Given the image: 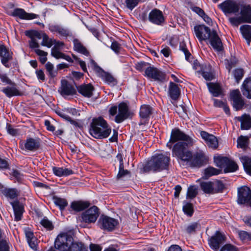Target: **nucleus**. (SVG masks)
<instances>
[{"label":"nucleus","mask_w":251,"mask_h":251,"mask_svg":"<svg viewBox=\"0 0 251 251\" xmlns=\"http://www.w3.org/2000/svg\"><path fill=\"white\" fill-rule=\"evenodd\" d=\"M201 135L209 148L214 149L217 148L218 147V141L215 136L210 134L204 131L201 132Z\"/></svg>","instance_id":"21"},{"label":"nucleus","mask_w":251,"mask_h":251,"mask_svg":"<svg viewBox=\"0 0 251 251\" xmlns=\"http://www.w3.org/2000/svg\"><path fill=\"white\" fill-rule=\"evenodd\" d=\"M237 201L240 204L247 203L251 205V190L244 186L238 189Z\"/></svg>","instance_id":"9"},{"label":"nucleus","mask_w":251,"mask_h":251,"mask_svg":"<svg viewBox=\"0 0 251 251\" xmlns=\"http://www.w3.org/2000/svg\"><path fill=\"white\" fill-rule=\"evenodd\" d=\"M11 15L25 20H31L39 17L38 15L26 13L23 9L18 8L14 9Z\"/></svg>","instance_id":"22"},{"label":"nucleus","mask_w":251,"mask_h":251,"mask_svg":"<svg viewBox=\"0 0 251 251\" xmlns=\"http://www.w3.org/2000/svg\"><path fill=\"white\" fill-rule=\"evenodd\" d=\"M207 85L210 92L214 97H217L223 95L222 89L219 84L210 82L207 83Z\"/></svg>","instance_id":"29"},{"label":"nucleus","mask_w":251,"mask_h":251,"mask_svg":"<svg viewBox=\"0 0 251 251\" xmlns=\"http://www.w3.org/2000/svg\"><path fill=\"white\" fill-rule=\"evenodd\" d=\"M49 29L51 32H56L62 37H67L72 36L70 30L59 25L50 24Z\"/></svg>","instance_id":"20"},{"label":"nucleus","mask_w":251,"mask_h":251,"mask_svg":"<svg viewBox=\"0 0 251 251\" xmlns=\"http://www.w3.org/2000/svg\"><path fill=\"white\" fill-rule=\"evenodd\" d=\"M184 212L189 216H191L194 212L193 205L191 203L187 202L183 206Z\"/></svg>","instance_id":"55"},{"label":"nucleus","mask_w":251,"mask_h":251,"mask_svg":"<svg viewBox=\"0 0 251 251\" xmlns=\"http://www.w3.org/2000/svg\"><path fill=\"white\" fill-rule=\"evenodd\" d=\"M238 235L242 241H245L251 240V233L242 230L238 232Z\"/></svg>","instance_id":"56"},{"label":"nucleus","mask_w":251,"mask_h":251,"mask_svg":"<svg viewBox=\"0 0 251 251\" xmlns=\"http://www.w3.org/2000/svg\"><path fill=\"white\" fill-rule=\"evenodd\" d=\"M240 31L247 41L248 45H250L251 42V25H245L240 26Z\"/></svg>","instance_id":"34"},{"label":"nucleus","mask_w":251,"mask_h":251,"mask_svg":"<svg viewBox=\"0 0 251 251\" xmlns=\"http://www.w3.org/2000/svg\"><path fill=\"white\" fill-rule=\"evenodd\" d=\"M73 43L74 45V49L75 51L86 56H88L89 55V52L87 49L78 39H75L73 40Z\"/></svg>","instance_id":"36"},{"label":"nucleus","mask_w":251,"mask_h":251,"mask_svg":"<svg viewBox=\"0 0 251 251\" xmlns=\"http://www.w3.org/2000/svg\"><path fill=\"white\" fill-rule=\"evenodd\" d=\"M198 195V188L195 186H191L188 188L187 197L192 199Z\"/></svg>","instance_id":"49"},{"label":"nucleus","mask_w":251,"mask_h":251,"mask_svg":"<svg viewBox=\"0 0 251 251\" xmlns=\"http://www.w3.org/2000/svg\"><path fill=\"white\" fill-rule=\"evenodd\" d=\"M77 90L79 93L86 98H90L93 95L95 88L91 83L83 84L77 87Z\"/></svg>","instance_id":"24"},{"label":"nucleus","mask_w":251,"mask_h":251,"mask_svg":"<svg viewBox=\"0 0 251 251\" xmlns=\"http://www.w3.org/2000/svg\"><path fill=\"white\" fill-rule=\"evenodd\" d=\"M230 98L233 101V106L236 110H239L243 108L245 102L238 89L234 90L231 92Z\"/></svg>","instance_id":"15"},{"label":"nucleus","mask_w":251,"mask_h":251,"mask_svg":"<svg viewBox=\"0 0 251 251\" xmlns=\"http://www.w3.org/2000/svg\"><path fill=\"white\" fill-rule=\"evenodd\" d=\"M43 34L36 30L26 31V35L30 38V40L29 41V46L30 48L35 49L39 47L37 40L42 39Z\"/></svg>","instance_id":"16"},{"label":"nucleus","mask_w":251,"mask_h":251,"mask_svg":"<svg viewBox=\"0 0 251 251\" xmlns=\"http://www.w3.org/2000/svg\"><path fill=\"white\" fill-rule=\"evenodd\" d=\"M196 36L200 41L206 40L212 33L210 29L204 25H198L194 26Z\"/></svg>","instance_id":"12"},{"label":"nucleus","mask_w":251,"mask_h":251,"mask_svg":"<svg viewBox=\"0 0 251 251\" xmlns=\"http://www.w3.org/2000/svg\"><path fill=\"white\" fill-rule=\"evenodd\" d=\"M198 71L201 73L202 76L206 80L210 81L214 78L213 74L210 72L202 71V70H198Z\"/></svg>","instance_id":"59"},{"label":"nucleus","mask_w":251,"mask_h":251,"mask_svg":"<svg viewBox=\"0 0 251 251\" xmlns=\"http://www.w3.org/2000/svg\"><path fill=\"white\" fill-rule=\"evenodd\" d=\"M41 225L48 230H52L53 228V226L52 223L47 218H44L40 222Z\"/></svg>","instance_id":"57"},{"label":"nucleus","mask_w":251,"mask_h":251,"mask_svg":"<svg viewBox=\"0 0 251 251\" xmlns=\"http://www.w3.org/2000/svg\"><path fill=\"white\" fill-rule=\"evenodd\" d=\"M226 237L225 235L219 231H216L215 234L212 236L209 241V244L211 248L213 249L217 250L219 249L221 245L225 242Z\"/></svg>","instance_id":"17"},{"label":"nucleus","mask_w":251,"mask_h":251,"mask_svg":"<svg viewBox=\"0 0 251 251\" xmlns=\"http://www.w3.org/2000/svg\"><path fill=\"white\" fill-rule=\"evenodd\" d=\"M187 142H178L173 147L172 151L173 155H175L183 161H189L192 157V152L186 151L189 145Z\"/></svg>","instance_id":"3"},{"label":"nucleus","mask_w":251,"mask_h":251,"mask_svg":"<svg viewBox=\"0 0 251 251\" xmlns=\"http://www.w3.org/2000/svg\"><path fill=\"white\" fill-rule=\"evenodd\" d=\"M238 120L241 122V128L243 130H248L251 127V119L247 115L238 117Z\"/></svg>","instance_id":"38"},{"label":"nucleus","mask_w":251,"mask_h":251,"mask_svg":"<svg viewBox=\"0 0 251 251\" xmlns=\"http://www.w3.org/2000/svg\"><path fill=\"white\" fill-rule=\"evenodd\" d=\"M207 160L204 153L201 151H199L194 155L192 154V157L189 160H190L191 166L200 168L206 163Z\"/></svg>","instance_id":"11"},{"label":"nucleus","mask_w":251,"mask_h":251,"mask_svg":"<svg viewBox=\"0 0 251 251\" xmlns=\"http://www.w3.org/2000/svg\"><path fill=\"white\" fill-rule=\"evenodd\" d=\"M42 39L41 45L48 48H50L53 45V42H55V40H52L51 39H50L48 36L45 33L43 34Z\"/></svg>","instance_id":"50"},{"label":"nucleus","mask_w":251,"mask_h":251,"mask_svg":"<svg viewBox=\"0 0 251 251\" xmlns=\"http://www.w3.org/2000/svg\"><path fill=\"white\" fill-rule=\"evenodd\" d=\"M46 69L50 77L53 78L57 75V72L54 70V66L50 62H48L46 64Z\"/></svg>","instance_id":"51"},{"label":"nucleus","mask_w":251,"mask_h":251,"mask_svg":"<svg viewBox=\"0 0 251 251\" xmlns=\"http://www.w3.org/2000/svg\"><path fill=\"white\" fill-rule=\"evenodd\" d=\"M90 206V203L88 201H75L71 203V207L76 211L79 212L82 211Z\"/></svg>","instance_id":"30"},{"label":"nucleus","mask_w":251,"mask_h":251,"mask_svg":"<svg viewBox=\"0 0 251 251\" xmlns=\"http://www.w3.org/2000/svg\"><path fill=\"white\" fill-rule=\"evenodd\" d=\"M11 87H7L3 88L2 90L7 97L10 98L14 96H20L21 93L16 87V84L15 85H11Z\"/></svg>","instance_id":"37"},{"label":"nucleus","mask_w":251,"mask_h":251,"mask_svg":"<svg viewBox=\"0 0 251 251\" xmlns=\"http://www.w3.org/2000/svg\"><path fill=\"white\" fill-rule=\"evenodd\" d=\"M179 48L180 50H182L185 54V59L187 60H189L190 57L191 56V54L187 49L186 45L183 43H181Z\"/></svg>","instance_id":"63"},{"label":"nucleus","mask_w":251,"mask_h":251,"mask_svg":"<svg viewBox=\"0 0 251 251\" xmlns=\"http://www.w3.org/2000/svg\"><path fill=\"white\" fill-rule=\"evenodd\" d=\"M145 75L159 82L166 81V74L157 68L149 66L145 71Z\"/></svg>","instance_id":"6"},{"label":"nucleus","mask_w":251,"mask_h":251,"mask_svg":"<svg viewBox=\"0 0 251 251\" xmlns=\"http://www.w3.org/2000/svg\"><path fill=\"white\" fill-rule=\"evenodd\" d=\"M218 6L226 15L238 13L240 9L239 4L232 0H226Z\"/></svg>","instance_id":"7"},{"label":"nucleus","mask_w":251,"mask_h":251,"mask_svg":"<svg viewBox=\"0 0 251 251\" xmlns=\"http://www.w3.org/2000/svg\"><path fill=\"white\" fill-rule=\"evenodd\" d=\"M111 132V128L102 118L99 117L93 119L89 128V133L93 137L100 139L106 138L109 136Z\"/></svg>","instance_id":"1"},{"label":"nucleus","mask_w":251,"mask_h":251,"mask_svg":"<svg viewBox=\"0 0 251 251\" xmlns=\"http://www.w3.org/2000/svg\"><path fill=\"white\" fill-rule=\"evenodd\" d=\"M169 94L170 97L174 100H176L179 97L180 91L177 85L173 82H170L169 88Z\"/></svg>","instance_id":"32"},{"label":"nucleus","mask_w":251,"mask_h":251,"mask_svg":"<svg viewBox=\"0 0 251 251\" xmlns=\"http://www.w3.org/2000/svg\"><path fill=\"white\" fill-rule=\"evenodd\" d=\"M238 168L237 164L234 161L228 158V162L226 165L224 172L225 173L233 172L236 171Z\"/></svg>","instance_id":"47"},{"label":"nucleus","mask_w":251,"mask_h":251,"mask_svg":"<svg viewBox=\"0 0 251 251\" xmlns=\"http://www.w3.org/2000/svg\"><path fill=\"white\" fill-rule=\"evenodd\" d=\"M241 91L245 97L251 99V77L244 80L242 86Z\"/></svg>","instance_id":"28"},{"label":"nucleus","mask_w":251,"mask_h":251,"mask_svg":"<svg viewBox=\"0 0 251 251\" xmlns=\"http://www.w3.org/2000/svg\"><path fill=\"white\" fill-rule=\"evenodd\" d=\"M221 172V170L217 169L212 167H209L204 170V176L206 178L214 176L219 174Z\"/></svg>","instance_id":"48"},{"label":"nucleus","mask_w":251,"mask_h":251,"mask_svg":"<svg viewBox=\"0 0 251 251\" xmlns=\"http://www.w3.org/2000/svg\"><path fill=\"white\" fill-rule=\"evenodd\" d=\"M237 147L241 149H246L249 142V138L247 136L241 135L237 139Z\"/></svg>","instance_id":"44"},{"label":"nucleus","mask_w":251,"mask_h":251,"mask_svg":"<svg viewBox=\"0 0 251 251\" xmlns=\"http://www.w3.org/2000/svg\"><path fill=\"white\" fill-rule=\"evenodd\" d=\"M220 251H238L237 249L231 244H226L224 246Z\"/></svg>","instance_id":"64"},{"label":"nucleus","mask_w":251,"mask_h":251,"mask_svg":"<svg viewBox=\"0 0 251 251\" xmlns=\"http://www.w3.org/2000/svg\"><path fill=\"white\" fill-rule=\"evenodd\" d=\"M244 75V70L242 69H236L234 71V76L237 82L242 79Z\"/></svg>","instance_id":"61"},{"label":"nucleus","mask_w":251,"mask_h":251,"mask_svg":"<svg viewBox=\"0 0 251 251\" xmlns=\"http://www.w3.org/2000/svg\"><path fill=\"white\" fill-rule=\"evenodd\" d=\"M116 157L120 162L119 173L117 176V178L120 179L126 175H129L130 172L128 170L124 169V165L122 154L121 153H118Z\"/></svg>","instance_id":"31"},{"label":"nucleus","mask_w":251,"mask_h":251,"mask_svg":"<svg viewBox=\"0 0 251 251\" xmlns=\"http://www.w3.org/2000/svg\"><path fill=\"white\" fill-rule=\"evenodd\" d=\"M98 223L100 228L111 231L115 229L118 222L114 218L101 215L99 220Z\"/></svg>","instance_id":"8"},{"label":"nucleus","mask_w":251,"mask_h":251,"mask_svg":"<svg viewBox=\"0 0 251 251\" xmlns=\"http://www.w3.org/2000/svg\"><path fill=\"white\" fill-rule=\"evenodd\" d=\"M214 162L217 166L220 168H225L228 162V158L226 157L218 156L214 158Z\"/></svg>","instance_id":"46"},{"label":"nucleus","mask_w":251,"mask_h":251,"mask_svg":"<svg viewBox=\"0 0 251 251\" xmlns=\"http://www.w3.org/2000/svg\"><path fill=\"white\" fill-rule=\"evenodd\" d=\"M11 204L14 211L15 220L20 221L24 212V206L18 201H15Z\"/></svg>","instance_id":"27"},{"label":"nucleus","mask_w":251,"mask_h":251,"mask_svg":"<svg viewBox=\"0 0 251 251\" xmlns=\"http://www.w3.org/2000/svg\"><path fill=\"white\" fill-rule=\"evenodd\" d=\"M5 195L11 199H14L17 196V191L15 189H8L4 191Z\"/></svg>","instance_id":"60"},{"label":"nucleus","mask_w":251,"mask_h":251,"mask_svg":"<svg viewBox=\"0 0 251 251\" xmlns=\"http://www.w3.org/2000/svg\"><path fill=\"white\" fill-rule=\"evenodd\" d=\"M148 19L151 23L158 25H162L165 22L162 12L156 8L152 9L150 12Z\"/></svg>","instance_id":"13"},{"label":"nucleus","mask_w":251,"mask_h":251,"mask_svg":"<svg viewBox=\"0 0 251 251\" xmlns=\"http://www.w3.org/2000/svg\"><path fill=\"white\" fill-rule=\"evenodd\" d=\"M35 53L40 56V61L42 64H44L47 60L48 52L40 49H35Z\"/></svg>","instance_id":"52"},{"label":"nucleus","mask_w":251,"mask_h":251,"mask_svg":"<svg viewBox=\"0 0 251 251\" xmlns=\"http://www.w3.org/2000/svg\"><path fill=\"white\" fill-rule=\"evenodd\" d=\"M213 48L218 51L223 50V47L222 41L215 31H212V33L208 38Z\"/></svg>","instance_id":"23"},{"label":"nucleus","mask_w":251,"mask_h":251,"mask_svg":"<svg viewBox=\"0 0 251 251\" xmlns=\"http://www.w3.org/2000/svg\"><path fill=\"white\" fill-rule=\"evenodd\" d=\"M73 237L67 233L59 234L54 241V247L61 251H66L72 241Z\"/></svg>","instance_id":"5"},{"label":"nucleus","mask_w":251,"mask_h":251,"mask_svg":"<svg viewBox=\"0 0 251 251\" xmlns=\"http://www.w3.org/2000/svg\"><path fill=\"white\" fill-rule=\"evenodd\" d=\"M244 169L247 174L251 176V158L245 156L241 158Z\"/></svg>","instance_id":"42"},{"label":"nucleus","mask_w":251,"mask_h":251,"mask_svg":"<svg viewBox=\"0 0 251 251\" xmlns=\"http://www.w3.org/2000/svg\"><path fill=\"white\" fill-rule=\"evenodd\" d=\"M240 19L243 23H251V6L250 5L243 7L240 11Z\"/></svg>","instance_id":"26"},{"label":"nucleus","mask_w":251,"mask_h":251,"mask_svg":"<svg viewBox=\"0 0 251 251\" xmlns=\"http://www.w3.org/2000/svg\"><path fill=\"white\" fill-rule=\"evenodd\" d=\"M105 82L109 84L115 85L117 84V81L114 77L110 74L105 72L103 71L100 74Z\"/></svg>","instance_id":"43"},{"label":"nucleus","mask_w":251,"mask_h":251,"mask_svg":"<svg viewBox=\"0 0 251 251\" xmlns=\"http://www.w3.org/2000/svg\"><path fill=\"white\" fill-rule=\"evenodd\" d=\"M213 187V194L222 193L225 189V186L223 182L220 180L216 179L212 181Z\"/></svg>","instance_id":"41"},{"label":"nucleus","mask_w":251,"mask_h":251,"mask_svg":"<svg viewBox=\"0 0 251 251\" xmlns=\"http://www.w3.org/2000/svg\"><path fill=\"white\" fill-rule=\"evenodd\" d=\"M53 173L58 176H68L73 174V171L67 168L53 167Z\"/></svg>","instance_id":"39"},{"label":"nucleus","mask_w":251,"mask_h":251,"mask_svg":"<svg viewBox=\"0 0 251 251\" xmlns=\"http://www.w3.org/2000/svg\"><path fill=\"white\" fill-rule=\"evenodd\" d=\"M60 94L64 97L68 96H73L76 92L74 86L69 83L66 80H61V85L58 90Z\"/></svg>","instance_id":"18"},{"label":"nucleus","mask_w":251,"mask_h":251,"mask_svg":"<svg viewBox=\"0 0 251 251\" xmlns=\"http://www.w3.org/2000/svg\"><path fill=\"white\" fill-rule=\"evenodd\" d=\"M170 157L163 154H159L152 157L144 167L145 172H160L167 169L170 162Z\"/></svg>","instance_id":"2"},{"label":"nucleus","mask_w":251,"mask_h":251,"mask_svg":"<svg viewBox=\"0 0 251 251\" xmlns=\"http://www.w3.org/2000/svg\"><path fill=\"white\" fill-rule=\"evenodd\" d=\"M53 200L55 204L59 206L61 210L64 209L68 205L67 201L65 199L53 197Z\"/></svg>","instance_id":"45"},{"label":"nucleus","mask_w":251,"mask_h":251,"mask_svg":"<svg viewBox=\"0 0 251 251\" xmlns=\"http://www.w3.org/2000/svg\"><path fill=\"white\" fill-rule=\"evenodd\" d=\"M0 57L2 64L6 68H9L8 62L12 59V53L3 44H0Z\"/></svg>","instance_id":"19"},{"label":"nucleus","mask_w":251,"mask_h":251,"mask_svg":"<svg viewBox=\"0 0 251 251\" xmlns=\"http://www.w3.org/2000/svg\"><path fill=\"white\" fill-rule=\"evenodd\" d=\"M99 215V208L96 206H93L82 214L81 218L85 223H94Z\"/></svg>","instance_id":"10"},{"label":"nucleus","mask_w":251,"mask_h":251,"mask_svg":"<svg viewBox=\"0 0 251 251\" xmlns=\"http://www.w3.org/2000/svg\"><path fill=\"white\" fill-rule=\"evenodd\" d=\"M226 68L228 70V72H230L232 67H234L237 61L235 58H231L230 59H226L225 60Z\"/></svg>","instance_id":"53"},{"label":"nucleus","mask_w":251,"mask_h":251,"mask_svg":"<svg viewBox=\"0 0 251 251\" xmlns=\"http://www.w3.org/2000/svg\"><path fill=\"white\" fill-rule=\"evenodd\" d=\"M152 108L149 105L144 104L141 106L139 115L141 118L147 119L152 114Z\"/></svg>","instance_id":"35"},{"label":"nucleus","mask_w":251,"mask_h":251,"mask_svg":"<svg viewBox=\"0 0 251 251\" xmlns=\"http://www.w3.org/2000/svg\"><path fill=\"white\" fill-rule=\"evenodd\" d=\"M130 115L128 106L125 102H121L118 105V114L115 117V122L120 123L127 119Z\"/></svg>","instance_id":"14"},{"label":"nucleus","mask_w":251,"mask_h":251,"mask_svg":"<svg viewBox=\"0 0 251 251\" xmlns=\"http://www.w3.org/2000/svg\"><path fill=\"white\" fill-rule=\"evenodd\" d=\"M63 54L64 53L59 51L57 45H55L51 49V55L57 59L62 58Z\"/></svg>","instance_id":"54"},{"label":"nucleus","mask_w":251,"mask_h":251,"mask_svg":"<svg viewBox=\"0 0 251 251\" xmlns=\"http://www.w3.org/2000/svg\"><path fill=\"white\" fill-rule=\"evenodd\" d=\"M141 0H126V3L127 8L132 10L135 7Z\"/></svg>","instance_id":"58"},{"label":"nucleus","mask_w":251,"mask_h":251,"mask_svg":"<svg viewBox=\"0 0 251 251\" xmlns=\"http://www.w3.org/2000/svg\"><path fill=\"white\" fill-rule=\"evenodd\" d=\"M178 141L187 142L189 144H192V139L188 135L178 128L173 129L171 132L170 139L167 143V146L171 149L172 145Z\"/></svg>","instance_id":"4"},{"label":"nucleus","mask_w":251,"mask_h":251,"mask_svg":"<svg viewBox=\"0 0 251 251\" xmlns=\"http://www.w3.org/2000/svg\"><path fill=\"white\" fill-rule=\"evenodd\" d=\"M66 251H88V249L82 242L72 241Z\"/></svg>","instance_id":"33"},{"label":"nucleus","mask_w":251,"mask_h":251,"mask_svg":"<svg viewBox=\"0 0 251 251\" xmlns=\"http://www.w3.org/2000/svg\"><path fill=\"white\" fill-rule=\"evenodd\" d=\"M199 224L197 223H194L188 226L186 228L187 233L191 234L196 232V229L198 228Z\"/></svg>","instance_id":"62"},{"label":"nucleus","mask_w":251,"mask_h":251,"mask_svg":"<svg viewBox=\"0 0 251 251\" xmlns=\"http://www.w3.org/2000/svg\"><path fill=\"white\" fill-rule=\"evenodd\" d=\"M201 189L202 191L207 194H213V187L212 186V182L211 181H202L200 183Z\"/></svg>","instance_id":"40"},{"label":"nucleus","mask_w":251,"mask_h":251,"mask_svg":"<svg viewBox=\"0 0 251 251\" xmlns=\"http://www.w3.org/2000/svg\"><path fill=\"white\" fill-rule=\"evenodd\" d=\"M24 146L25 149L27 151H35L40 148V140L38 138H28L26 140Z\"/></svg>","instance_id":"25"}]
</instances>
